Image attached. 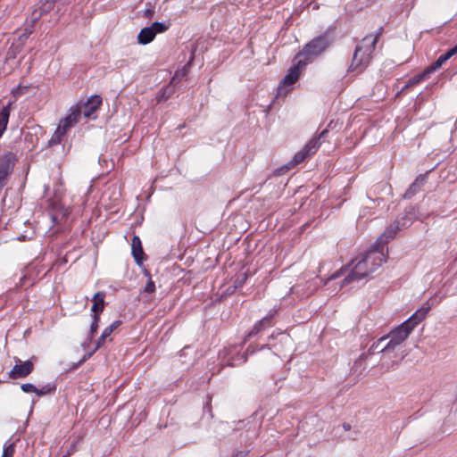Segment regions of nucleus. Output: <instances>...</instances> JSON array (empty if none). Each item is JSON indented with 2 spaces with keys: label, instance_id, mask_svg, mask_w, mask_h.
Here are the masks:
<instances>
[{
  "label": "nucleus",
  "instance_id": "a211bd4d",
  "mask_svg": "<svg viewBox=\"0 0 457 457\" xmlns=\"http://www.w3.org/2000/svg\"><path fill=\"white\" fill-rule=\"evenodd\" d=\"M104 292H97L93 296L94 303L92 305L91 311L93 312V316H97L100 318V314L103 312L104 309Z\"/></svg>",
  "mask_w": 457,
  "mask_h": 457
},
{
  "label": "nucleus",
  "instance_id": "473e14b6",
  "mask_svg": "<svg viewBox=\"0 0 457 457\" xmlns=\"http://www.w3.org/2000/svg\"><path fill=\"white\" fill-rule=\"evenodd\" d=\"M382 33H383V28L380 27L375 34L367 35L365 37H371L373 39L376 38V44H377L378 40L379 37L382 35Z\"/></svg>",
  "mask_w": 457,
  "mask_h": 457
},
{
  "label": "nucleus",
  "instance_id": "393cba45",
  "mask_svg": "<svg viewBox=\"0 0 457 457\" xmlns=\"http://www.w3.org/2000/svg\"><path fill=\"white\" fill-rule=\"evenodd\" d=\"M121 325L120 320L113 321L110 326L106 327L104 331V337H109L111 334Z\"/></svg>",
  "mask_w": 457,
  "mask_h": 457
},
{
  "label": "nucleus",
  "instance_id": "58836bf2",
  "mask_svg": "<svg viewBox=\"0 0 457 457\" xmlns=\"http://www.w3.org/2000/svg\"><path fill=\"white\" fill-rule=\"evenodd\" d=\"M350 425L345 426V428L349 429Z\"/></svg>",
  "mask_w": 457,
  "mask_h": 457
},
{
  "label": "nucleus",
  "instance_id": "7ed1b4c3",
  "mask_svg": "<svg viewBox=\"0 0 457 457\" xmlns=\"http://www.w3.org/2000/svg\"><path fill=\"white\" fill-rule=\"evenodd\" d=\"M332 42L333 40L328 33L320 35L307 43L303 50L297 54L296 58L308 60L309 63L313 58L324 53Z\"/></svg>",
  "mask_w": 457,
  "mask_h": 457
},
{
  "label": "nucleus",
  "instance_id": "f3484780",
  "mask_svg": "<svg viewBox=\"0 0 457 457\" xmlns=\"http://www.w3.org/2000/svg\"><path fill=\"white\" fill-rule=\"evenodd\" d=\"M457 54V46L455 45L453 47L449 49L446 53L441 54L438 59L433 62L427 69L429 73L435 72L437 69H439L447 60H449L452 56Z\"/></svg>",
  "mask_w": 457,
  "mask_h": 457
},
{
  "label": "nucleus",
  "instance_id": "f257e3e1",
  "mask_svg": "<svg viewBox=\"0 0 457 457\" xmlns=\"http://www.w3.org/2000/svg\"><path fill=\"white\" fill-rule=\"evenodd\" d=\"M385 262L386 254L383 248L379 249L374 245L361 257L352 262V270L342 281L341 287L368 278L379 269Z\"/></svg>",
  "mask_w": 457,
  "mask_h": 457
},
{
  "label": "nucleus",
  "instance_id": "2eb2a0df",
  "mask_svg": "<svg viewBox=\"0 0 457 457\" xmlns=\"http://www.w3.org/2000/svg\"><path fill=\"white\" fill-rule=\"evenodd\" d=\"M429 311H430V306L429 305H426V306L424 305L421 308H420L419 310H417L404 322L407 325H409V327H411V329L413 330V328L425 319V317L427 316V314L428 313Z\"/></svg>",
  "mask_w": 457,
  "mask_h": 457
},
{
  "label": "nucleus",
  "instance_id": "f8f14e48",
  "mask_svg": "<svg viewBox=\"0 0 457 457\" xmlns=\"http://www.w3.org/2000/svg\"><path fill=\"white\" fill-rule=\"evenodd\" d=\"M43 11L34 10L29 20H27L23 32L21 34L19 40L21 45L25 43L29 35L33 32V28L37 21L40 19L43 14Z\"/></svg>",
  "mask_w": 457,
  "mask_h": 457
},
{
  "label": "nucleus",
  "instance_id": "7c9ffc66",
  "mask_svg": "<svg viewBox=\"0 0 457 457\" xmlns=\"http://www.w3.org/2000/svg\"><path fill=\"white\" fill-rule=\"evenodd\" d=\"M426 182V176L420 175L413 182V187H417L420 188L421 186H423Z\"/></svg>",
  "mask_w": 457,
  "mask_h": 457
},
{
  "label": "nucleus",
  "instance_id": "9b49d317",
  "mask_svg": "<svg viewBox=\"0 0 457 457\" xmlns=\"http://www.w3.org/2000/svg\"><path fill=\"white\" fill-rule=\"evenodd\" d=\"M274 315L275 312H270L267 316L257 321L247 334L245 340L256 336L266 328L272 327L274 325Z\"/></svg>",
  "mask_w": 457,
  "mask_h": 457
},
{
  "label": "nucleus",
  "instance_id": "4468645a",
  "mask_svg": "<svg viewBox=\"0 0 457 457\" xmlns=\"http://www.w3.org/2000/svg\"><path fill=\"white\" fill-rule=\"evenodd\" d=\"M50 207L53 210L51 219L54 223L59 222L62 219L68 215V210L65 209L59 200L55 199L50 202Z\"/></svg>",
  "mask_w": 457,
  "mask_h": 457
},
{
  "label": "nucleus",
  "instance_id": "1a4fd4ad",
  "mask_svg": "<svg viewBox=\"0 0 457 457\" xmlns=\"http://www.w3.org/2000/svg\"><path fill=\"white\" fill-rule=\"evenodd\" d=\"M16 155L12 152H6L0 156V179L7 182L9 175L12 172Z\"/></svg>",
  "mask_w": 457,
  "mask_h": 457
},
{
  "label": "nucleus",
  "instance_id": "39448f33",
  "mask_svg": "<svg viewBox=\"0 0 457 457\" xmlns=\"http://www.w3.org/2000/svg\"><path fill=\"white\" fill-rule=\"evenodd\" d=\"M328 130L326 129L320 132L318 137L312 138L299 152H297L294 158L293 162L298 164L303 162L307 157L314 154L321 145L320 139H324Z\"/></svg>",
  "mask_w": 457,
  "mask_h": 457
},
{
  "label": "nucleus",
  "instance_id": "6ab92c4d",
  "mask_svg": "<svg viewBox=\"0 0 457 457\" xmlns=\"http://www.w3.org/2000/svg\"><path fill=\"white\" fill-rule=\"evenodd\" d=\"M132 254L137 264H141L143 261L144 251L140 238L137 236H134L132 238Z\"/></svg>",
  "mask_w": 457,
  "mask_h": 457
},
{
  "label": "nucleus",
  "instance_id": "f03ea898",
  "mask_svg": "<svg viewBox=\"0 0 457 457\" xmlns=\"http://www.w3.org/2000/svg\"><path fill=\"white\" fill-rule=\"evenodd\" d=\"M376 47V38L363 37L353 52L349 71L362 72L370 64Z\"/></svg>",
  "mask_w": 457,
  "mask_h": 457
},
{
  "label": "nucleus",
  "instance_id": "4be33fe9",
  "mask_svg": "<svg viewBox=\"0 0 457 457\" xmlns=\"http://www.w3.org/2000/svg\"><path fill=\"white\" fill-rule=\"evenodd\" d=\"M430 73L429 71H428V69L426 68L422 72L419 73V74H416L415 76H413L412 78H411L407 84H406V87H414L418 84H420L421 81L425 80L426 79H428L429 77Z\"/></svg>",
  "mask_w": 457,
  "mask_h": 457
},
{
  "label": "nucleus",
  "instance_id": "bb28decb",
  "mask_svg": "<svg viewBox=\"0 0 457 457\" xmlns=\"http://www.w3.org/2000/svg\"><path fill=\"white\" fill-rule=\"evenodd\" d=\"M92 317H93V320H92V323L90 326V331H89L90 337H93L96 333V331L98 329V322L100 320V318L97 316H92Z\"/></svg>",
  "mask_w": 457,
  "mask_h": 457
},
{
  "label": "nucleus",
  "instance_id": "0eeeda50",
  "mask_svg": "<svg viewBox=\"0 0 457 457\" xmlns=\"http://www.w3.org/2000/svg\"><path fill=\"white\" fill-rule=\"evenodd\" d=\"M411 331V328L405 322H403L386 335L389 339L387 341V346H391L392 351H394L398 345L407 339Z\"/></svg>",
  "mask_w": 457,
  "mask_h": 457
},
{
  "label": "nucleus",
  "instance_id": "a19ab883",
  "mask_svg": "<svg viewBox=\"0 0 457 457\" xmlns=\"http://www.w3.org/2000/svg\"><path fill=\"white\" fill-rule=\"evenodd\" d=\"M350 425L345 426V428L349 429Z\"/></svg>",
  "mask_w": 457,
  "mask_h": 457
},
{
  "label": "nucleus",
  "instance_id": "c756f323",
  "mask_svg": "<svg viewBox=\"0 0 457 457\" xmlns=\"http://www.w3.org/2000/svg\"><path fill=\"white\" fill-rule=\"evenodd\" d=\"M419 188L417 187H413V183L409 187V188L406 190L404 194V198H411L412 195H414Z\"/></svg>",
  "mask_w": 457,
  "mask_h": 457
},
{
  "label": "nucleus",
  "instance_id": "f704fd0d",
  "mask_svg": "<svg viewBox=\"0 0 457 457\" xmlns=\"http://www.w3.org/2000/svg\"><path fill=\"white\" fill-rule=\"evenodd\" d=\"M22 94H23V90H22V88H21V87H17L16 88H14V89L12 90V95H13V96H14V97H16V98H17L18 96H20L21 95H22Z\"/></svg>",
  "mask_w": 457,
  "mask_h": 457
},
{
  "label": "nucleus",
  "instance_id": "412c9836",
  "mask_svg": "<svg viewBox=\"0 0 457 457\" xmlns=\"http://www.w3.org/2000/svg\"><path fill=\"white\" fill-rule=\"evenodd\" d=\"M12 103L9 102L7 105L4 106L0 111V137L3 136L4 132L6 130L9 117H10V108Z\"/></svg>",
  "mask_w": 457,
  "mask_h": 457
},
{
  "label": "nucleus",
  "instance_id": "423d86ee",
  "mask_svg": "<svg viewBox=\"0 0 457 457\" xmlns=\"http://www.w3.org/2000/svg\"><path fill=\"white\" fill-rule=\"evenodd\" d=\"M169 29V24L155 21L150 26L143 28L137 36V41L141 45H146L152 42L156 34L163 33Z\"/></svg>",
  "mask_w": 457,
  "mask_h": 457
},
{
  "label": "nucleus",
  "instance_id": "e433bc0d",
  "mask_svg": "<svg viewBox=\"0 0 457 457\" xmlns=\"http://www.w3.org/2000/svg\"><path fill=\"white\" fill-rule=\"evenodd\" d=\"M341 272H342L341 270H340V271H337V272H335V273L330 277V279H336V278H337L340 276V273H341Z\"/></svg>",
  "mask_w": 457,
  "mask_h": 457
},
{
  "label": "nucleus",
  "instance_id": "9d476101",
  "mask_svg": "<svg viewBox=\"0 0 457 457\" xmlns=\"http://www.w3.org/2000/svg\"><path fill=\"white\" fill-rule=\"evenodd\" d=\"M298 61L296 64H295L290 70L288 71V73L285 76V78L282 80L281 87L282 86H291L295 84L297 79H299L301 70L305 67L308 64V60H303L300 58H297Z\"/></svg>",
  "mask_w": 457,
  "mask_h": 457
},
{
  "label": "nucleus",
  "instance_id": "aec40b11",
  "mask_svg": "<svg viewBox=\"0 0 457 457\" xmlns=\"http://www.w3.org/2000/svg\"><path fill=\"white\" fill-rule=\"evenodd\" d=\"M388 339V336H384L374 342L369 349L370 353L373 354L375 353H383L387 351H392L391 346H387V342L384 344L385 341Z\"/></svg>",
  "mask_w": 457,
  "mask_h": 457
},
{
  "label": "nucleus",
  "instance_id": "c9c22d12",
  "mask_svg": "<svg viewBox=\"0 0 457 457\" xmlns=\"http://www.w3.org/2000/svg\"><path fill=\"white\" fill-rule=\"evenodd\" d=\"M185 75H186V73H185V72H183V71L181 72V74H180L179 72H177V73L174 75V77L172 78V80H171V81L173 82V81H174V80H176L177 79H179V78H180V77L182 78V77H184Z\"/></svg>",
  "mask_w": 457,
  "mask_h": 457
},
{
  "label": "nucleus",
  "instance_id": "37998d69",
  "mask_svg": "<svg viewBox=\"0 0 457 457\" xmlns=\"http://www.w3.org/2000/svg\"><path fill=\"white\" fill-rule=\"evenodd\" d=\"M456 46H457V43H456Z\"/></svg>",
  "mask_w": 457,
  "mask_h": 457
},
{
  "label": "nucleus",
  "instance_id": "72a5a7b5",
  "mask_svg": "<svg viewBox=\"0 0 457 457\" xmlns=\"http://www.w3.org/2000/svg\"><path fill=\"white\" fill-rule=\"evenodd\" d=\"M106 338L107 337H104V334L102 333L101 337H99V339L96 342V345L94 349V352L96 351L97 349H99L104 344V341Z\"/></svg>",
  "mask_w": 457,
  "mask_h": 457
},
{
  "label": "nucleus",
  "instance_id": "20e7f679",
  "mask_svg": "<svg viewBox=\"0 0 457 457\" xmlns=\"http://www.w3.org/2000/svg\"><path fill=\"white\" fill-rule=\"evenodd\" d=\"M411 220L407 217H402L401 219L395 220L388 225L384 233L378 237L375 246L379 249L383 248V251L385 252V245L395 237L397 231L409 226Z\"/></svg>",
  "mask_w": 457,
  "mask_h": 457
},
{
  "label": "nucleus",
  "instance_id": "6e6552de",
  "mask_svg": "<svg viewBox=\"0 0 457 457\" xmlns=\"http://www.w3.org/2000/svg\"><path fill=\"white\" fill-rule=\"evenodd\" d=\"M16 364L8 372L9 378L18 379L25 378L34 370V363L31 361H21L15 358Z\"/></svg>",
  "mask_w": 457,
  "mask_h": 457
},
{
  "label": "nucleus",
  "instance_id": "a878e982",
  "mask_svg": "<svg viewBox=\"0 0 457 457\" xmlns=\"http://www.w3.org/2000/svg\"><path fill=\"white\" fill-rule=\"evenodd\" d=\"M55 391V386L54 385H46L42 388H37V391L36 392L37 395L43 396L48 394H52Z\"/></svg>",
  "mask_w": 457,
  "mask_h": 457
},
{
  "label": "nucleus",
  "instance_id": "ddd939ff",
  "mask_svg": "<svg viewBox=\"0 0 457 457\" xmlns=\"http://www.w3.org/2000/svg\"><path fill=\"white\" fill-rule=\"evenodd\" d=\"M102 104V98L100 96H91L87 103L84 104L82 112L85 117L91 118L95 112L100 107Z\"/></svg>",
  "mask_w": 457,
  "mask_h": 457
},
{
  "label": "nucleus",
  "instance_id": "cd10ccee",
  "mask_svg": "<svg viewBox=\"0 0 457 457\" xmlns=\"http://www.w3.org/2000/svg\"><path fill=\"white\" fill-rule=\"evenodd\" d=\"M246 279H247V273H246V272H244V273L239 274V275L236 278V279H235V282H234V283H235V287H242V286L245 284V280H246Z\"/></svg>",
  "mask_w": 457,
  "mask_h": 457
},
{
  "label": "nucleus",
  "instance_id": "5701e85b",
  "mask_svg": "<svg viewBox=\"0 0 457 457\" xmlns=\"http://www.w3.org/2000/svg\"><path fill=\"white\" fill-rule=\"evenodd\" d=\"M65 135L66 132L58 126L50 140L48 141V145L52 146L60 144Z\"/></svg>",
  "mask_w": 457,
  "mask_h": 457
},
{
  "label": "nucleus",
  "instance_id": "2f4dec72",
  "mask_svg": "<svg viewBox=\"0 0 457 457\" xmlns=\"http://www.w3.org/2000/svg\"><path fill=\"white\" fill-rule=\"evenodd\" d=\"M155 290V285L152 279H149L145 287V292L146 293H154Z\"/></svg>",
  "mask_w": 457,
  "mask_h": 457
},
{
  "label": "nucleus",
  "instance_id": "ea45409f",
  "mask_svg": "<svg viewBox=\"0 0 457 457\" xmlns=\"http://www.w3.org/2000/svg\"><path fill=\"white\" fill-rule=\"evenodd\" d=\"M350 425L345 426V428L349 429Z\"/></svg>",
  "mask_w": 457,
  "mask_h": 457
},
{
  "label": "nucleus",
  "instance_id": "dca6fc26",
  "mask_svg": "<svg viewBox=\"0 0 457 457\" xmlns=\"http://www.w3.org/2000/svg\"><path fill=\"white\" fill-rule=\"evenodd\" d=\"M80 114L81 112L79 109L72 110L67 117H65L60 121L58 126L67 133L70 128H71L72 126L79 122Z\"/></svg>",
  "mask_w": 457,
  "mask_h": 457
},
{
  "label": "nucleus",
  "instance_id": "c85d7f7f",
  "mask_svg": "<svg viewBox=\"0 0 457 457\" xmlns=\"http://www.w3.org/2000/svg\"><path fill=\"white\" fill-rule=\"evenodd\" d=\"M21 388L24 393H35L36 394V392L37 391V387H36L33 384H30V383L22 384L21 386Z\"/></svg>",
  "mask_w": 457,
  "mask_h": 457
},
{
  "label": "nucleus",
  "instance_id": "b1692460",
  "mask_svg": "<svg viewBox=\"0 0 457 457\" xmlns=\"http://www.w3.org/2000/svg\"><path fill=\"white\" fill-rule=\"evenodd\" d=\"M14 452H15V443L8 441L4 445L2 457H13Z\"/></svg>",
  "mask_w": 457,
  "mask_h": 457
},
{
  "label": "nucleus",
  "instance_id": "79ce46f5",
  "mask_svg": "<svg viewBox=\"0 0 457 457\" xmlns=\"http://www.w3.org/2000/svg\"><path fill=\"white\" fill-rule=\"evenodd\" d=\"M233 457H239V454H236V455H234Z\"/></svg>",
  "mask_w": 457,
  "mask_h": 457
},
{
  "label": "nucleus",
  "instance_id": "4c0bfd02",
  "mask_svg": "<svg viewBox=\"0 0 457 457\" xmlns=\"http://www.w3.org/2000/svg\"><path fill=\"white\" fill-rule=\"evenodd\" d=\"M237 454H239V457H246L247 456V453H245V452H239Z\"/></svg>",
  "mask_w": 457,
  "mask_h": 457
}]
</instances>
